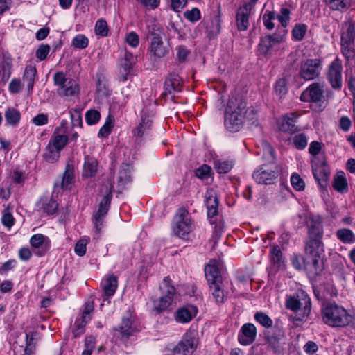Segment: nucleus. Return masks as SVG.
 <instances>
[{
    "instance_id": "1",
    "label": "nucleus",
    "mask_w": 355,
    "mask_h": 355,
    "mask_svg": "<svg viewBox=\"0 0 355 355\" xmlns=\"http://www.w3.org/2000/svg\"><path fill=\"white\" fill-rule=\"evenodd\" d=\"M306 251L309 255V260L305 264V269L309 277L314 278L321 273L324 268V250L322 239H309L306 242Z\"/></svg>"
},
{
    "instance_id": "2",
    "label": "nucleus",
    "mask_w": 355,
    "mask_h": 355,
    "mask_svg": "<svg viewBox=\"0 0 355 355\" xmlns=\"http://www.w3.org/2000/svg\"><path fill=\"white\" fill-rule=\"evenodd\" d=\"M245 102L241 98L232 97L225 109V125L230 132L239 131L244 122Z\"/></svg>"
},
{
    "instance_id": "3",
    "label": "nucleus",
    "mask_w": 355,
    "mask_h": 355,
    "mask_svg": "<svg viewBox=\"0 0 355 355\" xmlns=\"http://www.w3.org/2000/svg\"><path fill=\"white\" fill-rule=\"evenodd\" d=\"M324 322L333 327H343L352 321L353 317L343 307L336 304H324L322 309Z\"/></svg>"
},
{
    "instance_id": "4",
    "label": "nucleus",
    "mask_w": 355,
    "mask_h": 355,
    "mask_svg": "<svg viewBox=\"0 0 355 355\" xmlns=\"http://www.w3.org/2000/svg\"><path fill=\"white\" fill-rule=\"evenodd\" d=\"M205 204L207 209V217L209 223L214 225L213 237L218 240L224 231V222L221 216L218 215V198L213 189H208L205 195Z\"/></svg>"
},
{
    "instance_id": "5",
    "label": "nucleus",
    "mask_w": 355,
    "mask_h": 355,
    "mask_svg": "<svg viewBox=\"0 0 355 355\" xmlns=\"http://www.w3.org/2000/svg\"><path fill=\"white\" fill-rule=\"evenodd\" d=\"M162 295L153 300V309L158 313L167 310L172 304L176 295L175 288L171 285V279L165 277L160 286Z\"/></svg>"
},
{
    "instance_id": "6",
    "label": "nucleus",
    "mask_w": 355,
    "mask_h": 355,
    "mask_svg": "<svg viewBox=\"0 0 355 355\" xmlns=\"http://www.w3.org/2000/svg\"><path fill=\"white\" fill-rule=\"evenodd\" d=\"M53 81L57 87V92L61 96H76L79 94V86L76 81L66 77L63 72H57L53 76Z\"/></svg>"
},
{
    "instance_id": "7",
    "label": "nucleus",
    "mask_w": 355,
    "mask_h": 355,
    "mask_svg": "<svg viewBox=\"0 0 355 355\" xmlns=\"http://www.w3.org/2000/svg\"><path fill=\"white\" fill-rule=\"evenodd\" d=\"M286 307L293 311H301L302 314L299 319L303 320L310 313L311 307V300L305 292L301 291L297 293L296 295L287 298Z\"/></svg>"
},
{
    "instance_id": "8",
    "label": "nucleus",
    "mask_w": 355,
    "mask_h": 355,
    "mask_svg": "<svg viewBox=\"0 0 355 355\" xmlns=\"http://www.w3.org/2000/svg\"><path fill=\"white\" fill-rule=\"evenodd\" d=\"M193 229L194 224L189 212L184 209H179L175 218L173 232L180 238L187 239Z\"/></svg>"
},
{
    "instance_id": "9",
    "label": "nucleus",
    "mask_w": 355,
    "mask_h": 355,
    "mask_svg": "<svg viewBox=\"0 0 355 355\" xmlns=\"http://www.w3.org/2000/svg\"><path fill=\"white\" fill-rule=\"evenodd\" d=\"M286 34L287 31L282 29L278 30V32L273 35L261 38L258 47L259 52L263 55L271 54L276 46L284 41Z\"/></svg>"
},
{
    "instance_id": "10",
    "label": "nucleus",
    "mask_w": 355,
    "mask_h": 355,
    "mask_svg": "<svg viewBox=\"0 0 355 355\" xmlns=\"http://www.w3.org/2000/svg\"><path fill=\"white\" fill-rule=\"evenodd\" d=\"M279 168L275 164H263L253 173L254 180L259 184H271L279 175Z\"/></svg>"
},
{
    "instance_id": "11",
    "label": "nucleus",
    "mask_w": 355,
    "mask_h": 355,
    "mask_svg": "<svg viewBox=\"0 0 355 355\" xmlns=\"http://www.w3.org/2000/svg\"><path fill=\"white\" fill-rule=\"evenodd\" d=\"M326 77L333 89H341L343 86V64L339 58H336L329 64Z\"/></svg>"
},
{
    "instance_id": "12",
    "label": "nucleus",
    "mask_w": 355,
    "mask_h": 355,
    "mask_svg": "<svg viewBox=\"0 0 355 355\" xmlns=\"http://www.w3.org/2000/svg\"><path fill=\"white\" fill-rule=\"evenodd\" d=\"M322 62L320 59H306L301 63L299 75L305 80L318 78L321 72Z\"/></svg>"
},
{
    "instance_id": "13",
    "label": "nucleus",
    "mask_w": 355,
    "mask_h": 355,
    "mask_svg": "<svg viewBox=\"0 0 355 355\" xmlns=\"http://www.w3.org/2000/svg\"><path fill=\"white\" fill-rule=\"evenodd\" d=\"M112 189L113 182L111 179L102 185L100 193L103 196V198L99 204L98 209L94 216L98 218H104L105 216L112 199Z\"/></svg>"
},
{
    "instance_id": "14",
    "label": "nucleus",
    "mask_w": 355,
    "mask_h": 355,
    "mask_svg": "<svg viewBox=\"0 0 355 355\" xmlns=\"http://www.w3.org/2000/svg\"><path fill=\"white\" fill-rule=\"evenodd\" d=\"M153 116V110L148 107L142 110L141 119L134 132L135 136L142 137L148 134L152 127Z\"/></svg>"
},
{
    "instance_id": "15",
    "label": "nucleus",
    "mask_w": 355,
    "mask_h": 355,
    "mask_svg": "<svg viewBox=\"0 0 355 355\" xmlns=\"http://www.w3.org/2000/svg\"><path fill=\"white\" fill-rule=\"evenodd\" d=\"M324 84L312 83L301 94L300 99L306 102H319L324 97Z\"/></svg>"
},
{
    "instance_id": "16",
    "label": "nucleus",
    "mask_w": 355,
    "mask_h": 355,
    "mask_svg": "<svg viewBox=\"0 0 355 355\" xmlns=\"http://www.w3.org/2000/svg\"><path fill=\"white\" fill-rule=\"evenodd\" d=\"M198 344L197 333L195 331L187 332L182 340L176 346L185 355H192Z\"/></svg>"
},
{
    "instance_id": "17",
    "label": "nucleus",
    "mask_w": 355,
    "mask_h": 355,
    "mask_svg": "<svg viewBox=\"0 0 355 355\" xmlns=\"http://www.w3.org/2000/svg\"><path fill=\"white\" fill-rule=\"evenodd\" d=\"M149 51L151 55L155 58H163L169 52V46L164 43L162 36L153 34L151 38Z\"/></svg>"
},
{
    "instance_id": "18",
    "label": "nucleus",
    "mask_w": 355,
    "mask_h": 355,
    "mask_svg": "<svg viewBox=\"0 0 355 355\" xmlns=\"http://www.w3.org/2000/svg\"><path fill=\"white\" fill-rule=\"evenodd\" d=\"M31 246L36 250L35 253L38 256L44 255L51 248L50 239L42 234H37L31 236L30 239Z\"/></svg>"
},
{
    "instance_id": "19",
    "label": "nucleus",
    "mask_w": 355,
    "mask_h": 355,
    "mask_svg": "<svg viewBox=\"0 0 355 355\" xmlns=\"http://www.w3.org/2000/svg\"><path fill=\"white\" fill-rule=\"evenodd\" d=\"M297 116L294 113H288L279 117L277 121L279 130L284 132L293 133L297 130L295 125Z\"/></svg>"
},
{
    "instance_id": "20",
    "label": "nucleus",
    "mask_w": 355,
    "mask_h": 355,
    "mask_svg": "<svg viewBox=\"0 0 355 355\" xmlns=\"http://www.w3.org/2000/svg\"><path fill=\"white\" fill-rule=\"evenodd\" d=\"M286 341V334L284 329L276 325L274 328L272 335L268 336V342L275 352H280Z\"/></svg>"
},
{
    "instance_id": "21",
    "label": "nucleus",
    "mask_w": 355,
    "mask_h": 355,
    "mask_svg": "<svg viewBox=\"0 0 355 355\" xmlns=\"http://www.w3.org/2000/svg\"><path fill=\"white\" fill-rule=\"evenodd\" d=\"M309 227V239H322L323 227L322 218L320 216H310L307 222Z\"/></svg>"
},
{
    "instance_id": "22",
    "label": "nucleus",
    "mask_w": 355,
    "mask_h": 355,
    "mask_svg": "<svg viewBox=\"0 0 355 355\" xmlns=\"http://www.w3.org/2000/svg\"><path fill=\"white\" fill-rule=\"evenodd\" d=\"M197 308L188 304L179 308L175 313V320L177 322L184 324L190 322L197 314Z\"/></svg>"
},
{
    "instance_id": "23",
    "label": "nucleus",
    "mask_w": 355,
    "mask_h": 355,
    "mask_svg": "<svg viewBox=\"0 0 355 355\" xmlns=\"http://www.w3.org/2000/svg\"><path fill=\"white\" fill-rule=\"evenodd\" d=\"M257 335V329L252 323L245 324L239 334V341L243 345H248L253 343Z\"/></svg>"
},
{
    "instance_id": "24",
    "label": "nucleus",
    "mask_w": 355,
    "mask_h": 355,
    "mask_svg": "<svg viewBox=\"0 0 355 355\" xmlns=\"http://www.w3.org/2000/svg\"><path fill=\"white\" fill-rule=\"evenodd\" d=\"M131 166L127 164H123L120 166L117 178V187L119 192H121L131 182Z\"/></svg>"
},
{
    "instance_id": "25",
    "label": "nucleus",
    "mask_w": 355,
    "mask_h": 355,
    "mask_svg": "<svg viewBox=\"0 0 355 355\" xmlns=\"http://www.w3.org/2000/svg\"><path fill=\"white\" fill-rule=\"evenodd\" d=\"M98 168V163L97 160L89 155H85L83 166L82 175L83 178L94 177Z\"/></svg>"
},
{
    "instance_id": "26",
    "label": "nucleus",
    "mask_w": 355,
    "mask_h": 355,
    "mask_svg": "<svg viewBox=\"0 0 355 355\" xmlns=\"http://www.w3.org/2000/svg\"><path fill=\"white\" fill-rule=\"evenodd\" d=\"M101 286L103 289L104 295L110 297L115 293L118 287V281L114 275H107L103 277L101 282Z\"/></svg>"
},
{
    "instance_id": "27",
    "label": "nucleus",
    "mask_w": 355,
    "mask_h": 355,
    "mask_svg": "<svg viewBox=\"0 0 355 355\" xmlns=\"http://www.w3.org/2000/svg\"><path fill=\"white\" fill-rule=\"evenodd\" d=\"M250 9L248 6L239 8L236 14V24L239 31H246L249 26Z\"/></svg>"
},
{
    "instance_id": "28",
    "label": "nucleus",
    "mask_w": 355,
    "mask_h": 355,
    "mask_svg": "<svg viewBox=\"0 0 355 355\" xmlns=\"http://www.w3.org/2000/svg\"><path fill=\"white\" fill-rule=\"evenodd\" d=\"M355 42V24L349 21L343 25V32L341 33L340 43Z\"/></svg>"
},
{
    "instance_id": "29",
    "label": "nucleus",
    "mask_w": 355,
    "mask_h": 355,
    "mask_svg": "<svg viewBox=\"0 0 355 355\" xmlns=\"http://www.w3.org/2000/svg\"><path fill=\"white\" fill-rule=\"evenodd\" d=\"M313 173L315 179L322 185L327 181L330 172L328 166L324 163H322L313 166Z\"/></svg>"
},
{
    "instance_id": "30",
    "label": "nucleus",
    "mask_w": 355,
    "mask_h": 355,
    "mask_svg": "<svg viewBox=\"0 0 355 355\" xmlns=\"http://www.w3.org/2000/svg\"><path fill=\"white\" fill-rule=\"evenodd\" d=\"M205 273L209 284L222 282L220 272L215 265H207L205 268Z\"/></svg>"
},
{
    "instance_id": "31",
    "label": "nucleus",
    "mask_w": 355,
    "mask_h": 355,
    "mask_svg": "<svg viewBox=\"0 0 355 355\" xmlns=\"http://www.w3.org/2000/svg\"><path fill=\"white\" fill-rule=\"evenodd\" d=\"M337 239L345 244L355 243V234L348 228H340L336 232Z\"/></svg>"
},
{
    "instance_id": "32",
    "label": "nucleus",
    "mask_w": 355,
    "mask_h": 355,
    "mask_svg": "<svg viewBox=\"0 0 355 355\" xmlns=\"http://www.w3.org/2000/svg\"><path fill=\"white\" fill-rule=\"evenodd\" d=\"M165 92L172 94L180 92L182 89V80L178 76H173L167 79L164 84Z\"/></svg>"
},
{
    "instance_id": "33",
    "label": "nucleus",
    "mask_w": 355,
    "mask_h": 355,
    "mask_svg": "<svg viewBox=\"0 0 355 355\" xmlns=\"http://www.w3.org/2000/svg\"><path fill=\"white\" fill-rule=\"evenodd\" d=\"M334 188L340 193H345L348 191V184L343 172L337 173L334 177Z\"/></svg>"
},
{
    "instance_id": "34",
    "label": "nucleus",
    "mask_w": 355,
    "mask_h": 355,
    "mask_svg": "<svg viewBox=\"0 0 355 355\" xmlns=\"http://www.w3.org/2000/svg\"><path fill=\"white\" fill-rule=\"evenodd\" d=\"M37 74L36 68L32 65H28L25 68L24 73L23 76V81L26 83L28 89L32 90L35 76Z\"/></svg>"
},
{
    "instance_id": "35",
    "label": "nucleus",
    "mask_w": 355,
    "mask_h": 355,
    "mask_svg": "<svg viewBox=\"0 0 355 355\" xmlns=\"http://www.w3.org/2000/svg\"><path fill=\"white\" fill-rule=\"evenodd\" d=\"M4 116L7 124L12 126L17 125L21 119L20 112L13 107L7 108L5 111Z\"/></svg>"
},
{
    "instance_id": "36",
    "label": "nucleus",
    "mask_w": 355,
    "mask_h": 355,
    "mask_svg": "<svg viewBox=\"0 0 355 355\" xmlns=\"http://www.w3.org/2000/svg\"><path fill=\"white\" fill-rule=\"evenodd\" d=\"M68 141V138L66 135H60L55 131L49 140V144L53 146V148L61 150L65 146Z\"/></svg>"
},
{
    "instance_id": "37",
    "label": "nucleus",
    "mask_w": 355,
    "mask_h": 355,
    "mask_svg": "<svg viewBox=\"0 0 355 355\" xmlns=\"http://www.w3.org/2000/svg\"><path fill=\"white\" fill-rule=\"evenodd\" d=\"M324 1L332 10L343 12L351 6V0H324Z\"/></svg>"
},
{
    "instance_id": "38",
    "label": "nucleus",
    "mask_w": 355,
    "mask_h": 355,
    "mask_svg": "<svg viewBox=\"0 0 355 355\" xmlns=\"http://www.w3.org/2000/svg\"><path fill=\"white\" fill-rule=\"evenodd\" d=\"M39 206L47 214H53L58 208V203L51 198H44L40 200Z\"/></svg>"
},
{
    "instance_id": "39",
    "label": "nucleus",
    "mask_w": 355,
    "mask_h": 355,
    "mask_svg": "<svg viewBox=\"0 0 355 355\" xmlns=\"http://www.w3.org/2000/svg\"><path fill=\"white\" fill-rule=\"evenodd\" d=\"M74 179V171L73 166L70 164H67L66 166L65 171L63 175L61 187L64 189H68L71 187Z\"/></svg>"
},
{
    "instance_id": "40",
    "label": "nucleus",
    "mask_w": 355,
    "mask_h": 355,
    "mask_svg": "<svg viewBox=\"0 0 355 355\" xmlns=\"http://www.w3.org/2000/svg\"><path fill=\"white\" fill-rule=\"evenodd\" d=\"M211 294L215 300L221 303L224 301L225 294L223 289V282L209 284Z\"/></svg>"
},
{
    "instance_id": "41",
    "label": "nucleus",
    "mask_w": 355,
    "mask_h": 355,
    "mask_svg": "<svg viewBox=\"0 0 355 355\" xmlns=\"http://www.w3.org/2000/svg\"><path fill=\"white\" fill-rule=\"evenodd\" d=\"M60 153V151L59 150L53 148V146L48 144L46 152L44 154V158L46 162L53 163L59 159Z\"/></svg>"
},
{
    "instance_id": "42",
    "label": "nucleus",
    "mask_w": 355,
    "mask_h": 355,
    "mask_svg": "<svg viewBox=\"0 0 355 355\" xmlns=\"http://www.w3.org/2000/svg\"><path fill=\"white\" fill-rule=\"evenodd\" d=\"M114 118L111 115H109L105 123L99 130L98 136L99 137H107L111 133L112 129L114 127Z\"/></svg>"
},
{
    "instance_id": "43",
    "label": "nucleus",
    "mask_w": 355,
    "mask_h": 355,
    "mask_svg": "<svg viewBox=\"0 0 355 355\" xmlns=\"http://www.w3.org/2000/svg\"><path fill=\"white\" fill-rule=\"evenodd\" d=\"M234 164L232 161L216 159L214 160V167L219 173H226L230 171Z\"/></svg>"
},
{
    "instance_id": "44",
    "label": "nucleus",
    "mask_w": 355,
    "mask_h": 355,
    "mask_svg": "<svg viewBox=\"0 0 355 355\" xmlns=\"http://www.w3.org/2000/svg\"><path fill=\"white\" fill-rule=\"evenodd\" d=\"M131 320L129 318H123L119 328L121 338L127 339L132 334Z\"/></svg>"
},
{
    "instance_id": "45",
    "label": "nucleus",
    "mask_w": 355,
    "mask_h": 355,
    "mask_svg": "<svg viewBox=\"0 0 355 355\" xmlns=\"http://www.w3.org/2000/svg\"><path fill=\"white\" fill-rule=\"evenodd\" d=\"M353 44L352 43H340L342 54L347 60L355 59V49L352 46Z\"/></svg>"
},
{
    "instance_id": "46",
    "label": "nucleus",
    "mask_w": 355,
    "mask_h": 355,
    "mask_svg": "<svg viewBox=\"0 0 355 355\" xmlns=\"http://www.w3.org/2000/svg\"><path fill=\"white\" fill-rule=\"evenodd\" d=\"M71 44L76 49H84L87 47L89 40L85 35L78 34L73 38Z\"/></svg>"
},
{
    "instance_id": "47",
    "label": "nucleus",
    "mask_w": 355,
    "mask_h": 355,
    "mask_svg": "<svg viewBox=\"0 0 355 355\" xmlns=\"http://www.w3.org/2000/svg\"><path fill=\"white\" fill-rule=\"evenodd\" d=\"M307 31V26L304 24H296L292 30V35L294 40H302Z\"/></svg>"
},
{
    "instance_id": "48",
    "label": "nucleus",
    "mask_w": 355,
    "mask_h": 355,
    "mask_svg": "<svg viewBox=\"0 0 355 355\" xmlns=\"http://www.w3.org/2000/svg\"><path fill=\"white\" fill-rule=\"evenodd\" d=\"M254 318L257 322L266 328H269L272 326L273 322L272 319L263 312H257L254 315Z\"/></svg>"
},
{
    "instance_id": "49",
    "label": "nucleus",
    "mask_w": 355,
    "mask_h": 355,
    "mask_svg": "<svg viewBox=\"0 0 355 355\" xmlns=\"http://www.w3.org/2000/svg\"><path fill=\"white\" fill-rule=\"evenodd\" d=\"M100 119V112L96 110H89L85 114L86 121L89 125L97 123Z\"/></svg>"
},
{
    "instance_id": "50",
    "label": "nucleus",
    "mask_w": 355,
    "mask_h": 355,
    "mask_svg": "<svg viewBox=\"0 0 355 355\" xmlns=\"http://www.w3.org/2000/svg\"><path fill=\"white\" fill-rule=\"evenodd\" d=\"M134 63L133 60H124L121 64L120 69L124 71V73H121L120 80L125 81L128 76L131 74L132 67Z\"/></svg>"
},
{
    "instance_id": "51",
    "label": "nucleus",
    "mask_w": 355,
    "mask_h": 355,
    "mask_svg": "<svg viewBox=\"0 0 355 355\" xmlns=\"http://www.w3.org/2000/svg\"><path fill=\"white\" fill-rule=\"evenodd\" d=\"M290 10L287 8H282L279 14L277 16L279 21L281 23L283 29L287 26L290 20ZM282 30V28L281 29Z\"/></svg>"
},
{
    "instance_id": "52",
    "label": "nucleus",
    "mask_w": 355,
    "mask_h": 355,
    "mask_svg": "<svg viewBox=\"0 0 355 355\" xmlns=\"http://www.w3.org/2000/svg\"><path fill=\"white\" fill-rule=\"evenodd\" d=\"M184 17L192 23H195L200 19L201 14L198 8H193L184 12Z\"/></svg>"
},
{
    "instance_id": "53",
    "label": "nucleus",
    "mask_w": 355,
    "mask_h": 355,
    "mask_svg": "<svg viewBox=\"0 0 355 355\" xmlns=\"http://www.w3.org/2000/svg\"><path fill=\"white\" fill-rule=\"evenodd\" d=\"M95 33L96 35L104 37L107 35L108 28L107 22L103 19H98L95 24Z\"/></svg>"
},
{
    "instance_id": "54",
    "label": "nucleus",
    "mask_w": 355,
    "mask_h": 355,
    "mask_svg": "<svg viewBox=\"0 0 355 355\" xmlns=\"http://www.w3.org/2000/svg\"><path fill=\"white\" fill-rule=\"evenodd\" d=\"M291 183L292 187L296 191H303L305 187V183L302 178L298 174H293L291 178Z\"/></svg>"
},
{
    "instance_id": "55",
    "label": "nucleus",
    "mask_w": 355,
    "mask_h": 355,
    "mask_svg": "<svg viewBox=\"0 0 355 355\" xmlns=\"http://www.w3.org/2000/svg\"><path fill=\"white\" fill-rule=\"evenodd\" d=\"M263 157L268 160L270 164L273 163L275 160L274 150L268 143L263 144Z\"/></svg>"
},
{
    "instance_id": "56",
    "label": "nucleus",
    "mask_w": 355,
    "mask_h": 355,
    "mask_svg": "<svg viewBox=\"0 0 355 355\" xmlns=\"http://www.w3.org/2000/svg\"><path fill=\"white\" fill-rule=\"evenodd\" d=\"M1 222L4 226L8 228L11 227L14 225V218L9 208H6L3 210Z\"/></svg>"
},
{
    "instance_id": "57",
    "label": "nucleus",
    "mask_w": 355,
    "mask_h": 355,
    "mask_svg": "<svg viewBox=\"0 0 355 355\" xmlns=\"http://www.w3.org/2000/svg\"><path fill=\"white\" fill-rule=\"evenodd\" d=\"M12 62L10 60H4L1 63L2 79L8 80L11 75Z\"/></svg>"
},
{
    "instance_id": "58",
    "label": "nucleus",
    "mask_w": 355,
    "mask_h": 355,
    "mask_svg": "<svg viewBox=\"0 0 355 355\" xmlns=\"http://www.w3.org/2000/svg\"><path fill=\"white\" fill-rule=\"evenodd\" d=\"M89 320H85L83 317L80 319H77L75 322V328L73 329V334L75 336H78L84 332V327H85Z\"/></svg>"
},
{
    "instance_id": "59",
    "label": "nucleus",
    "mask_w": 355,
    "mask_h": 355,
    "mask_svg": "<svg viewBox=\"0 0 355 355\" xmlns=\"http://www.w3.org/2000/svg\"><path fill=\"white\" fill-rule=\"evenodd\" d=\"M211 168L208 165L204 164L196 171V175L198 178L206 179L211 176Z\"/></svg>"
},
{
    "instance_id": "60",
    "label": "nucleus",
    "mask_w": 355,
    "mask_h": 355,
    "mask_svg": "<svg viewBox=\"0 0 355 355\" xmlns=\"http://www.w3.org/2000/svg\"><path fill=\"white\" fill-rule=\"evenodd\" d=\"M50 51V46L48 44H41L36 51V57L40 60H44L46 58Z\"/></svg>"
},
{
    "instance_id": "61",
    "label": "nucleus",
    "mask_w": 355,
    "mask_h": 355,
    "mask_svg": "<svg viewBox=\"0 0 355 355\" xmlns=\"http://www.w3.org/2000/svg\"><path fill=\"white\" fill-rule=\"evenodd\" d=\"M275 15L274 12H268L263 15V21L264 24V26L268 29L272 30L275 25L272 22V20L275 19Z\"/></svg>"
},
{
    "instance_id": "62",
    "label": "nucleus",
    "mask_w": 355,
    "mask_h": 355,
    "mask_svg": "<svg viewBox=\"0 0 355 355\" xmlns=\"http://www.w3.org/2000/svg\"><path fill=\"white\" fill-rule=\"evenodd\" d=\"M87 240L86 239H81L78 241L75 245V252L78 256H83L86 252V245Z\"/></svg>"
},
{
    "instance_id": "63",
    "label": "nucleus",
    "mask_w": 355,
    "mask_h": 355,
    "mask_svg": "<svg viewBox=\"0 0 355 355\" xmlns=\"http://www.w3.org/2000/svg\"><path fill=\"white\" fill-rule=\"evenodd\" d=\"M294 144L297 148L303 149L307 146V139L303 134H300L294 137Z\"/></svg>"
},
{
    "instance_id": "64",
    "label": "nucleus",
    "mask_w": 355,
    "mask_h": 355,
    "mask_svg": "<svg viewBox=\"0 0 355 355\" xmlns=\"http://www.w3.org/2000/svg\"><path fill=\"white\" fill-rule=\"evenodd\" d=\"M125 41L130 46L136 47L139 44V38L135 32L132 31L127 34Z\"/></svg>"
}]
</instances>
